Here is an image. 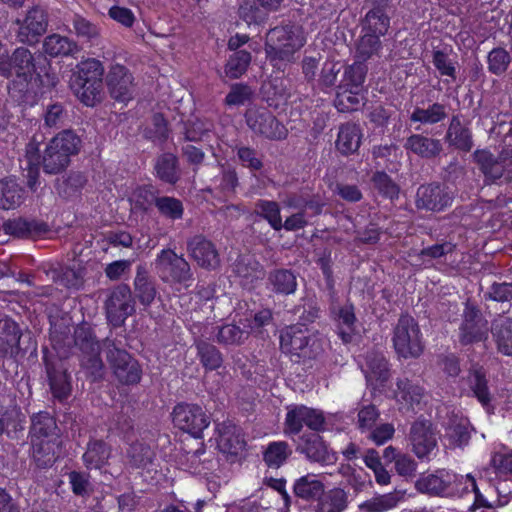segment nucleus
<instances>
[{
    "label": "nucleus",
    "mask_w": 512,
    "mask_h": 512,
    "mask_svg": "<svg viewBox=\"0 0 512 512\" xmlns=\"http://www.w3.org/2000/svg\"><path fill=\"white\" fill-rule=\"evenodd\" d=\"M4 237L14 236L21 239H53L60 232L59 226H2Z\"/></svg>",
    "instance_id": "28"
},
{
    "label": "nucleus",
    "mask_w": 512,
    "mask_h": 512,
    "mask_svg": "<svg viewBox=\"0 0 512 512\" xmlns=\"http://www.w3.org/2000/svg\"><path fill=\"white\" fill-rule=\"evenodd\" d=\"M491 480L494 482L493 487L498 498L495 503L488 502L491 505L489 508L507 505L512 495V477L495 475V478Z\"/></svg>",
    "instance_id": "49"
},
{
    "label": "nucleus",
    "mask_w": 512,
    "mask_h": 512,
    "mask_svg": "<svg viewBox=\"0 0 512 512\" xmlns=\"http://www.w3.org/2000/svg\"><path fill=\"white\" fill-rule=\"evenodd\" d=\"M215 440L219 451L228 456H237L245 447L240 429L230 420L215 424Z\"/></svg>",
    "instance_id": "18"
},
{
    "label": "nucleus",
    "mask_w": 512,
    "mask_h": 512,
    "mask_svg": "<svg viewBox=\"0 0 512 512\" xmlns=\"http://www.w3.org/2000/svg\"><path fill=\"white\" fill-rule=\"evenodd\" d=\"M409 441L413 453L420 460L430 461L438 452L437 432L430 421H415L410 428Z\"/></svg>",
    "instance_id": "9"
},
{
    "label": "nucleus",
    "mask_w": 512,
    "mask_h": 512,
    "mask_svg": "<svg viewBox=\"0 0 512 512\" xmlns=\"http://www.w3.org/2000/svg\"><path fill=\"white\" fill-rule=\"evenodd\" d=\"M52 394L59 401L67 399L71 392L70 377L66 372H48Z\"/></svg>",
    "instance_id": "51"
},
{
    "label": "nucleus",
    "mask_w": 512,
    "mask_h": 512,
    "mask_svg": "<svg viewBox=\"0 0 512 512\" xmlns=\"http://www.w3.org/2000/svg\"><path fill=\"white\" fill-rule=\"evenodd\" d=\"M43 48L45 53L50 56H60L72 53L76 50L77 46L67 37L53 34L45 39Z\"/></svg>",
    "instance_id": "44"
},
{
    "label": "nucleus",
    "mask_w": 512,
    "mask_h": 512,
    "mask_svg": "<svg viewBox=\"0 0 512 512\" xmlns=\"http://www.w3.org/2000/svg\"><path fill=\"white\" fill-rule=\"evenodd\" d=\"M155 270L165 282L190 286L192 273L189 263L171 249H163L154 262Z\"/></svg>",
    "instance_id": "8"
},
{
    "label": "nucleus",
    "mask_w": 512,
    "mask_h": 512,
    "mask_svg": "<svg viewBox=\"0 0 512 512\" xmlns=\"http://www.w3.org/2000/svg\"><path fill=\"white\" fill-rule=\"evenodd\" d=\"M156 191L152 186L136 187L129 195L132 210L146 211L154 202L156 203Z\"/></svg>",
    "instance_id": "45"
},
{
    "label": "nucleus",
    "mask_w": 512,
    "mask_h": 512,
    "mask_svg": "<svg viewBox=\"0 0 512 512\" xmlns=\"http://www.w3.org/2000/svg\"><path fill=\"white\" fill-rule=\"evenodd\" d=\"M8 64L11 75L26 82L27 91L43 93L44 89H50L57 84V77L50 72L47 59L41 54L33 55L26 48H17L12 54Z\"/></svg>",
    "instance_id": "2"
},
{
    "label": "nucleus",
    "mask_w": 512,
    "mask_h": 512,
    "mask_svg": "<svg viewBox=\"0 0 512 512\" xmlns=\"http://www.w3.org/2000/svg\"><path fill=\"white\" fill-rule=\"evenodd\" d=\"M47 20L43 10L34 8L30 10L20 23L18 39L22 43L33 44L46 31Z\"/></svg>",
    "instance_id": "22"
},
{
    "label": "nucleus",
    "mask_w": 512,
    "mask_h": 512,
    "mask_svg": "<svg viewBox=\"0 0 512 512\" xmlns=\"http://www.w3.org/2000/svg\"><path fill=\"white\" fill-rule=\"evenodd\" d=\"M317 338L304 325H293L282 331L280 347L286 354L311 357Z\"/></svg>",
    "instance_id": "12"
},
{
    "label": "nucleus",
    "mask_w": 512,
    "mask_h": 512,
    "mask_svg": "<svg viewBox=\"0 0 512 512\" xmlns=\"http://www.w3.org/2000/svg\"><path fill=\"white\" fill-rule=\"evenodd\" d=\"M234 270L243 279L242 284L245 286L253 285L265 276L262 266L250 257H241L235 263Z\"/></svg>",
    "instance_id": "35"
},
{
    "label": "nucleus",
    "mask_w": 512,
    "mask_h": 512,
    "mask_svg": "<svg viewBox=\"0 0 512 512\" xmlns=\"http://www.w3.org/2000/svg\"><path fill=\"white\" fill-rule=\"evenodd\" d=\"M365 377L368 382L383 383L388 379V362L381 354H371L366 358Z\"/></svg>",
    "instance_id": "38"
},
{
    "label": "nucleus",
    "mask_w": 512,
    "mask_h": 512,
    "mask_svg": "<svg viewBox=\"0 0 512 512\" xmlns=\"http://www.w3.org/2000/svg\"><path fill=\"white\" fill-rule=\"evenodd\" d=\"M23 202V189L13 178L0 180V208L12 209Z\"/></svg>",
    "instance_id": "34"
},
{
    "label": "nucleus",
    "mask_w": 512,
    "mask_h": 512,
    "mask_svg": "<svg viewBox=\"0 0 512 512\" xmlns=\"http://www.w3.org/2000/svg\"><path fill=\"white\" fill-rule=\"evenodd\" d=\"M134 284L139 301L145 306L150 305L156 295L153 284L150 283L143 275H137Z\"/></svg>",
    "instance_id": "61"
},
{
    "label": "nucleus",
    "mask_w": 512,
    "mask_h": 512,
    "mask_svg": "<svg viewBox=\"0 0 512 512\" xmlns=\"http://www.w3.org/2000/svg\"><path fill=\"white\" fill-rule=\"evenodd\" d=\"M153 452L143 443H135L128 450L131 463L136 467H145L152 460Z\"/></svg>",
    "instance_id": "60"
},
{
    "label": "nucleus",
    "mask_w": 512,
    "mask_h": 512,
    "mask_svg": "<svg viewBox=\"0 0 512 512\" xmlns=\"http://www.w3.org/2000/svg\"><path fill=\"white\" fill-rule=\"evenodd\" d=\"M366 75V69L365 66L357 61L353 63L352 65L348 66L343 74V78L341 80L340 85L338 86V89H357L362 90V85L364 83Z\"/></svg>",
    "instance_id": "42"
},
{
    "label": "nucleus",
    "mask_w": 512,
    "mask_h": 512,
    "mask_svg": "<svg viewBox=\"0 0 512 512\" xmlns=\"http://www.w3.org/2000/svg\"><path fill=\"white\" fill-rule=\"evenodd\" d=\"M110 456V446L102 440H94L88 443L83 461L88 469H101L108 463Z\"/></svg>",
    "instance_id": "33"
},
{
    "label": "nucleus",
    "mask_w": 512,
    "mask_h": 512,
    "mask_svg": "<svg viewBox=\"0 0 512 512\" xmlns=\"http://www.w3.org/2000/svg\"><path fill=\"white\" fill-rule=\"evenodd\" d=\"M451 201V197L444 193L440 186L430 185L421 187L417 191L416 204L418 208H425L436 211L446 207Z\"/></svg>",
    "instance_id": "29"
},
{
    "label": "nucleus",
    "mask_w": 512,
    "mask_h": 512,
    "mask_svg": "<svg viewBox=\"0 0 512 512\" xmlns=\"http://www.w3.org/2000/svg\"><path fill=\"white\" fill-rule=\"evenodd\" d=\"M405 148L419 156L432 157L440 152L441 144L438 140L416 134L407 139Z\"/></svg>",
    "instance_id": "36"
},
{
    "label": "nucleus",
    "mask_w": 512,
    "mask_h": 512,
    "mask_svg": "<svg viewBox=\"0 0 512 512\" xmlns=\"http://www.w3.org/2000/svg\"><path fill=\"white\" fill-rule=\"evenodd\" d=\"M446 117L445 107L435 103L427 109H416L411 115V120L427 124H434Z\"/></svg>",
    "instance_id": "52"
},
{
    "label": "nucleus",
    "mask_w": 512,
    "mask_h": 512,
    "mask_svg": "<svg viewBox=\"0 0 512 512\" xmlns=\"http://www.w3.org/2000/svg\"><path fill=\"white\" fill-rule=\"evenodd\" d=\"M104 68L100 61L87 59L80 62L71 79V88L86 106H94L102 99Z\"/></svg>",
    "instance_id": "4"
},
{
    "label": "nucleus",
    "mask_w": 512,
    "mask_h": 512,
    "mask_svg": "<svg viewBox=\"0 0 512 512\" xmlns=\"http://www.w3.org/2000/svg\"><path fill=\"white\" fill-rule=\"evenodd\" d=\"M250 62L251 54L245 50H240L230 56L225 66V73L230 78H239L245 73Z\"/></svg>",
    "instance_id": "48"
},
{
    "label": "nucleus",
    "mask_w": 512,
    "mask_h": 512,
    "mask_svg": "<svg viewBox=\"0 0 512 512\" xmlns=\"http://www.w3.org/2000/svg\"><path fill=\"white\" fill-rule=\"evenodd\" d=\"M107 359L114 375L121 383L136 384L140 381V366L126 351L117 348L113 343H109Z\"/></svg>",
    "instance_id": "14"
},
{
    "label": "nucleus",
    "mask_w": 512,
    "mask_h": 512,
    "mask_svg": "<svg viewBox=\"0 0 512 512\" xmlns=\"http://www.w3.org/2000/svg\"><path fill=\"white\" fill-rule=\"evenodd\" d=\"M315 512H344L348 505V493L339 487H334L317 500Z\"/></svg>",
    "instance_id": "32"
},
{
    "label": "nucleus",
    "mask_w": 512,
    "mask_h": 512,
    "mask_svg": "<svg viewBox=\"0 0 512 512\" xmlns=\"http://www.w3.org/2000/svg\"><path fill=\"white\" fill-rule=\"evenodd\" d=\"M191 257L199 266L207 269H215L219 266L220 259L214 245L201 236L194 237L188 243Z\"/></svg>",
    "instance_id": "25"
},
{
    "label": "nucleus",
    "mask_w": 512,
    "mask_h": 512,
    "mask_svg": "<svg viewBox=\"0 0 512 512\" xmlns=\"http://www.w3.org/2000/svg\"><path fill=\"white\" fill-rule=\"evenodd\" d=\"M108 16L125 28H131L136 21L134 12L131 9L120 5H113L110 7L108 10Z\"/></svg>",
    "instance_id": "63"
},
{
    "label": "nucleus",
    "mask_w": 512,
    "mask_h": 512,
    "mask_svg": "<svg viewBox=\"0 0 512 512\" xmlns=\"http://www.w3.org/2000/svg\"><path fill=\"white\" fill-rule=\"evenodd\" d=\"M389 27V19L380 9H375L367 13L365 18V33H371L380 36H383Z\"/></svg>",
    "instance_id": "47"
},
{
    "label": "nucleus",
    "mask_w": 512,
    "mask_h": 512,
    "mask_svg": "<svg viewBox=\"0 0 512 512\" xmlns=\"http://www.w3.org/2000/svg\"><path fill=\"white\" fill-rule=\"evenodd\" d=\"M380 413L376 406L369 404L363 406L358 412L357 427L364 433L369 432L375 426Z\"/></svg>",
    "instance_id": "57"
},
{
    "label": "nucleus",
    "mask_w": 512,
    "mask_h": 512,
    "mask_svg": "<svg viewBox=\"0 0 512 512\" xmlns=\"http://www.w3.org/2000/svg\"><path fill=\"white\" fill-rule=\"evenodd\" d=\"M380 47V38L375 34L365 33L357 44V57L360 60H366L375 54Z\"/></svg>",
    "instance_id": "55"
},
{
    "label": "nucleus",
    "mask_w": 512,
    "mask_h": 512,
    "mask_svg": "<svg viewBox=\"0 0 512 512\" xmlns=\"http://www.w3.org/2000/svg\"><path fill=\"white\" fill-rule=\"evenodd\" d=\"M248 331L234 324H226L219 328L217 341L223 345H239L247 337Z\"/></svg>",
    "instance_id": "53"
},
{
    "label": "nucleus",
    "mask_w": 512,
    "mask_h": 512,
    "mask_svg": "<svg viewBox=\"0 0 512 512\" xmlns=\"http://www.w3.org/2000/svg\"><path fill=\"white\" fill-rule=\"evenodd\" d=\"M22 331L11 318H0V359L15 361L20 353Z\"/></svg>",
    "instance_id": "19"
},
{
    "label": "nucleus",
    "mask_w": 512,
    "mask_h": 512,
    "mask_svg": "<svg viewBox=\"0 0 512 512\" xmlns=\"http://www.w3.org/2000/svg\"><path fill=\"white\" fill-rule=\"evenodd\" d=\"M156 206L160 213L170 220L180 219L183 214L182 203L172 197H161L156 199Z\"/></svg>",
    "instance_id": "56"
},
{
    "label": "nucleus",
    "mask_w": 512,
    "mask_h": 512,
    "mask_svg": "<svg viewBox=\"0 0 512 512\" xmlns=\"http://www.w3.org/2000/svg\"><path fill=\"white\" fill-rule=\"evenodd\" d=\"M491 469L496 476L512 477V452L510 453H494L491 461Z\"/></svg>",
    "instance_id": "59"
},
{
    "label": "nucleus",
    "mask_w": 512,
    "mask_h": 512,
    "mask_svg": "<svg viewBox=\"0 0 512 512\" xmlns=\"http://www.w3.org/2000/svg\"><path fill=\"white\" fill-rule=\"evenodd\" d=\"M255 212L269 224H281L279 207L275 202L261 201L257 204Z\"/></svg>",
    "instance_id": "64"
},
{
    "label": "nucleus",
    "mask_w": 512,
    "mask_h": 512,
    "mask_svg": "<svg viewBox=\"0 0 512 512\" xmlns=\"http://www.w3.org/2000/svg\"><path fill=\"white\" fill-rule=\"evenodd\" d=\"M362 133L356 124H344L339 128L336 148L343 155L355 153L361 144Z\"/></svg>",
    "instance_id": "30"
},
{
    "label": "nucleus",
    "mask_w": 512,
    "mask_h": 512,
    "mask_svg": "<svg viewBox=\"0 0 512 512\" xmlns=\"http://www.w3.org/2000/svg\"><path fill=\"white\" fill-rule=\"evenodd\" d=\"M405 492L395 490L385 494H376L361 502L358 509L362 512H388L404 501Z\"/></svg>",
    "instance_id": "27"
},
{
    "label": "nucleus",
    "mask_w": 512,
    "mask_h": 512,
    "mask_svg": "<svg viewBox=\"0 0 512 512\" xmlns=\"http://www.w3.org/2000/svg\"><path fill=\"white\" fill-rule=\"evenodd\" d=\"M462 381L468 387V394L475 397L485 409H489L492 395L488 387L485 369L478 364H473L468 375Z\"/></svg>",
    "instance_id": "21"
},
{
    "label": "nucleus",
    "mask_w": 512,
    "mask_h": 512,
    "mask_svg": "<svg viewBox=\"0 0 512 512\" xmlns=\"http://www.w3.org/2000/svg\"><path fill=\"white\" fill-rule=\"evenodd\" d=\"M297 450L305 454L310 461L322 465H331L337 461L336 454L330 451L322 438L315 433L302 436Z\"/></svg>",
    "instance_id": "20"
},
{
    "label": "nucleus",
    "mask_w": 512,
    "mask_h": 512,
    "mask_svg": "<svg viewBox=\"0 0 512 512\" xmlns=\"http://www.w3.org/2000/svg\"><path fill=\"white\" fill-rule=\"evenodd\" d=\"M107 84L115 100L127 102L132 99V76L124 66L116 64L111 67Z\"/></svg>",
    "instance_id": "23"
},
{
    "label": "nucleus",
    "mask_w": 512,
    "mask_h": 512,
    "mask_svg": "<svg viewBox=\"0 0 512 512\" xmlns=\"http://www.w3.org/2000/svg\"><path fill=\"white\" fill-rule=\"evenodd\" d=\"M324 416L319 410L304 405H294L288 408L285 418V434L297 435L303 426L311 430L320 431L324 426Z\"/></svg>",
    "instance_id": "13"
},
{
    "label": "nucleus",
    "mask_w": 512,
    "mask_h": 512,
    "mask_svg": "<svg viewBox=\"0 0 512 512\" xmlns=\"http://www.w3.org/2000/svg\"><path fill=\"white\" fill-rule=\"evenodd\" d=\"M393 346L398 356L419 357L424 349L422 334L418 323L409 315H402L393 330Z\"/></svg>",
    "instance_id": "7"
},
{
    "label": "nucleus",
    "mask_w": 512,
    "mask_h": 512,
    "mask_svg": "<svg viewBox=\"0 0 512 512\" xmlns=\"http://www.w3.org/2000/svg\"><path fill=\"white\" fill-rule=\"evenodd\" d=\"M510 56L502 48L493 49L488 55V68L494 74H502L508 68Z\"/></svg>",
    "instance_id": "58"
},
{
    "label": "nucleus",
    "mask_w": 512,
    "mask_h": 512,
    "mask_svg": "<svg viewBox=\"0 0 512 512\" xmlns=\"http://www.w3.org/2000/svg\"><path fill=\"white\" fill-rule=\"evenodd\" d=\"M172 420L180 430L201 438L203 431L210 425L209 416L196 404L180 403L172 412Z\"/></svg>",
    "instance_id": "10"
},
{
    "label": "nucleus",
    "mask_w": 512,
    "mask_h": 512,
    "mask_svg": "<svg viewBox=\"0 0 512 512\" xmlns=\"http://www.w3.org/2000/svg\"><path fill=\"white\" fill-rule=\"evenodd\" d=\"M57 425L54 418L47 412H39L32 416L30 438L32 456L38 466L51 465L54 460V442Z\"/></svg>",
    "instance_id": "5"
},
{
    "label": "nucleus",
    "mask_w": 512,
    "mask_h": 512,
    "mask_svg": "<svg viewBox=\"0 0 512 512\" xmlns=\"http://www.w3.org/2000/svg\"><path fill=\"white\" fill-rule=\"evenodd\" d=\"M290 455L291 450L286 442H272L264 453V461L271 468H279Z\"/></svg>",
    "instance_id": "43"
},
{
    "label": "nucleus",
    "mask_w": 512,
    "mask_h": 512,
    "mask_svg": "<svg viewBox=\"0 0 512 512\" xmlns=\"http://www.w3.org/2000/svg\"><path fill=\"white\" fill-rule=\"evenodd\" d=\"M269 283L276 293L292 294L296 291L297 281L295 275L286 269L276 270L269 275Z\"/></svg>",
    "instance_id": "39"
},
{
    "label": "nucleus",
    "mask_w": 512,
    "mask_h": 512,
    "mask_svg": "<svg viewBox=\"0 0 512 512\" xmlns=\"http://www.w3.org/2000/svg\"><path fill=\"white\" fill-rule=\"evenodd\" d=\"M105 307L109 322L115 327L121 326L125 319L134 312L130 288L127 285H119L114 288Z\"/></svg>",
    "instance_id": "16"
},
{
    "label": "nucleus",
    "mask_w": 512,
    "mask_h": 512,
    "mask_svg": "<svg viewBox=\"0 0 512 512\" xmlns=\"http://www.w3.org/2000/svg\"><path fill=\"white\" fill-rule=\"evenodd\" d=\"M292 490L294 495L303 501H317L325 491L324 477L307 473L294 481Z\"/></svg>",
    "instance_id": "24"
},
{
    "label": "nucleus",
    "mask_w": 512,
    "mask_h": 512,
    "mask_svg": "<svg viewBox=\"0 0 512 512\" xmlns=\"http://www.w3.org/2000/svg\"><path fill=\"white\" fill-rule=\"evenodd\" d=\"M393 397L399 404L400 409H414L415 406L421 403L424 390L408 378H399L396 382V388L393 390Z\"/></svg>",
    "instance_id": "26"
},
{
    "label": "nucleus",
    "mask_w": 512,
    "mask_h": 512,
    "mask_svg": "<svg viewBox=\"0 0 512 512\" xmlns=\"http://www.w3.org/2000/svg\"><path fill=\"white\" fill-rule=\"evenodd\" d=\"M449 142L457 148L469 151L472 148L471 134L457 118H453L447 133Z\"/></svg>",
    "instance_id": "46"
},
{
    "label": "nucleus",
    "mask_w": 512,
    "mask_h": 512,
    "mask_svg": "<svg viewBox=\"0 0 512 512\" xmlns=\"http://www.w3.org/2000/svg\"><path fill=\"white\" fill-rule=\"evenodd\" d=\"M492 334L499 352L512 356V319H500L494 323Z\"/></svg>",
    "instance_id": "37"
},
{
    "label": "nucleus",
    "mask_w": 512,
    "mask_h": 512,
    "mask_svg": "<svg viewBox=\"0 0 512 512\" xmlns=\"http://www.w3.org/2000/svg\"><path fill=\"white\" fill-rule=\"evenodd\" d=\"M81 140L71 131H63L48 143L43 155V169L46 173L57 174L69 164L71 156L80 150Z\"/></svg>",
    "instance_id": "6"
},
{
    "label": "nucleus",
    "mask_w": 512,
    "mask_h": 512,
    "mask_svg": "<svg viewBox=\"0 0 512 512\" xmlns=\"http://www.w3.org/2000/svg\"><path fill=\"white\" fill-rule=\"evenodd\" d=\"M363 100L362 90L340 88L337 91L335 106L340 112L353 111L358 109Z\"/></svg>",
    "instance_id": "41"
},
{
    "label": "nucleus",
    "mask_w": 512,
    "mask_h": 512,
    "mask_svg": "<svg viewBox=\"0 0 512 512\" xmlns=\"http://www.w3.org/2000/svg\"><path fill=\"white\" fill-rule=\"evenodd\" d=\"M157 175L168 183H174L178 179L176 169V157L166 154L160 157L156 164Z\"/></svg>",
    "instance_id": "54"
},
{
    "label": "nucleus",
    "mask_w": 512,
    "mask_h": 512,
    "mask_svg": "<svg viewBox=\"0 0 512 512\" xmlns=\"http://www.w3.org/2000/svg\"><path fill=\"white\" fill-rule=\"evenodd\" d=\"M306 43L302 28L295 24L277 26L266 34V57L277 69H284L293 62L294 55Z\"/></svg>",
    "instance_id": "3"
},
{
    "label": "nucleus",
    "mask_w": 512,
    "mask_h": 512,
    "mask_svg": "<svg viewBox=\"0 0 512 512\" xmlns=\"http://www.w3.org/2000/svg\"><path fill=\"white\" fill-rule=\"evenodd\" d=\"M197 349L200 361L205 368L215 370L222 365V355L215 346L206 342H200L197 345Z\"/></svg>",
    "instance_id": "50"
},
{
    "label": "nucleus",
    "mask_w": 512,
    "mask_h": 512,
    "mask_svg": "<svg viewBox=\"0 0 512 512\" xmlns=\"http://www.w3.org/2000/svg\"><path fill=\"white\" fill-rule=\"evenodd\" d=\"M246 123L256 134L269 139H282L286 136V128L264 108H250L246 112Z\"/></svg>",
    "instance_id": "17"
},
{
    "label": "nucleus",
    "mask_w": 512,
    "mask_h": 512,
    "mask_svg": "<svg viewBox=\"0 0 512 512\" xmlns=\"http://www.w3.org/2000/svg\"><path fill=\"white\" fill-rule=\"evenodd\" d=\"M75 343L82 352L81 364L94 380L101 377L103 363L100 358V345L89 328L77 327Z\"/></svg>",
    "instance_id": "11"
},
{
    "label": "nucleus",
    "mask_w": 512,
    "mask_h": 512,
    "mask_svg": "<svg viewBox=\"0 0 512 512\" xmlns=\"http://www.w3.org/2000/svg\"><path fill=\"white\" fill-rule=\"evenodd\" d=\"M332 315L337 323L338 333L342 341L345 343L350 342L352 340L356 322L354 307L351 304L333 307Z\"/></svg>",
    "instance_id": "31"
},
{
    "label": "nucleus",
    "mask_w": 512,
    "mask_h": 512,
    "mask_svg": "<svg viewBox=\"0 0 512 512\" xmlns=\"http://www.w3.org/2000/svg\"><path fill=\"white\" fill-rule=\"evenodd\" d=\"M373 183L381 194L390 199L396 198L399 194L398 186L383 172H378L373 176Z\"/></svg>",
    "instance_id": "62"
},
{
    "label": "nucleus",
    "mask_w": 512,
    "mask_h": 512,
    "mask_svg": "<svg viewBox=\"0 0 512 512\" xmlns=\"http://www.w3.org/2000/svg\"><path fill=\"white\" fill-rule=\"evenodd\" d=\"M470 429L466 420L453 421L445 430V439L450 447H463L470 440Z\"/></svg>",
    "instance_id": "40"
},
{
    "label": "nucleus",
    "mask_w": 512,
    "mask_h": 512,
    "mask_svg": "<svg viewBox=\"0 0 512 512\" xmlns=\"http://www.w3.org/2000/svg\"><path fill=\"white\" fill-rule=\"evenodd\" d=\"M488 322L475 307L467 305L459 327V341L463 345L478 343L488 338Z\"/></svg>",
    "instance_id": "15"
},
{
    "label": "nucleus",
    "mask_w": 512,
    "mask_h": 512,
    "mask_svg": "<svg viewBox=\"0 0 512 512\" xmlns=\"http://www.w3.org/2000/svg\"><path fill=\"white\" fill-rule=\"evenodd\" d=\"M416 489L425 494L442 497L463 496L474 493V506L490 507L487 499L480 493L474 477L457 475L452 471L440 469L434 473L421 475L415 483Z\"/></svg>",
    "instance_id": "1"
}]
</instances>
